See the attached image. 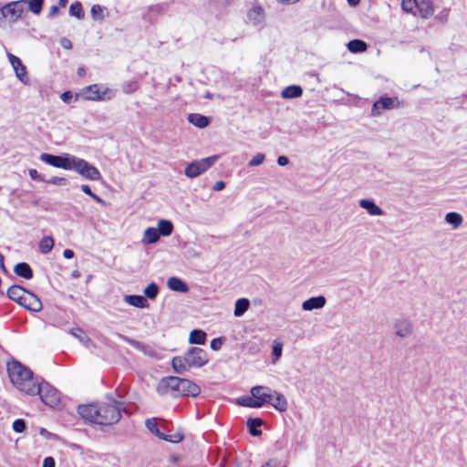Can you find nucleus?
<instances>
[{"label": "nucleus", "instance_id": "1", "mask_svg": "<svg viewBox=\"0 0 467 467\" xmlns=\"http://www.w3.org/2000/svg\"><path fill=\"white\" fill-rule=\"evenodd\" d=\"M112 403H92L79 405L78 412L85 420L98 425H113L119 421L121 411L129 413L123 408V402L111 399Z\"/></svg>", "mask_w": 467, "mask_h": 467}, {"label": "nucleus", "instance_id": "2", "mask_svg": "<svg viewBox=\"0 0 467 467\" xmlns=\"http://www.w3.org/2000/svg\"><path fill=\"white\" fill-rule=\"evenodd\" d=\"M7 370L12 383L18 390L34 396V391H36V385L39 379L34 377L31 369L18 361H13L8 364Z\"/></svg>", "mask_w": 467, "mask_h": 467}, {"label": "nucleus", "instance_id": "3", "mask_svg": "<svg viewBox=\"0 0 467 467\" xmlns=\"http://www.w3.org/2000/svg\"><path fill=\"white\" fill-rule=\"evenodd\" d=\"M34 395H39L42 402L49 407H56L60 402L59 392L46 381H37Z\"/></svg>", "mask_w": 467, "mask_h": 467}, {"label": "nucleus", "instance_id": "4", "mask_svg": "<svg viewBox=\"0 0 467 467\" xmlns=\"http://www.w3.org/2000/svg\"><path fill=\"white\" fill-rule=\"evenodd\" d=\"M85 179L91 181H99L101 179L100 171L92 164L84 159L74 156L71 162V169Z\"/></svg>", "mask_w": 467, "mask_h": 467}, {"label": "nucleus", "instance_id": "5", "mask_svg": "<svg viewBox=\"0 0 467 467\" xmlns=\"http://www.w3.org/2000/svg\"><path fill=\"white\" fill-rule=\"evenodd\" d=\"M218 159V155H213L207 158L193 161L185 167L184 174L188 178H196L210 169Z\"/></svg>", "mask_w": 467, "mask_h": 467}, {"label": "nucleus", "instance_id": "6", "mask_svg": "<svg viewBox=\"0 0 467 467\" xmlns=\"http://www.w3.org/2000/svg\"><path fill=\"white\" fill-rule=\"evenodd\" d=\"M26 0L13 1L7 3L0 8V26L5 18H9L10 23H16L24 13V4Z\"/></svg>", "mask_w": 467, "mask_h": 467}, {"label": "nucleus", "instance_id": "7", "mask_svg": "<svg viewBox=\"0 0 467 467\" xmlns=\"http://www.w3.org/2000/svg\"><path fill=\"white\" fill-rule=\"evenodd\" d=\"M182 378L169 376L162 378L158 386L157 392L161 396L170 395L173 398L180 397V387Z\"/></svg>", "mask_w": 467, "mask_h": 467}, {"label": "nucleus", "instance_id": "8", "mask_svg": "<svg viewBox=\"0 0 467 467\" xmlns=\"http://www.w3.org/2000/svg\"><path fill=\"white\" fill-rule=\"evenodd\" d=\"M184 357L190 368H202L209 361L207 352L198 347L190 348Z\"/></svg>", "mask_w": 467, "mask_h": 467}, {"label": "nucleus", "instance_id": "9", "mask_svg": "<svg viewBox=\"0 0 467 467\" xmlns=\"http://www.w3.org/2000/svg\"><path fill=\"white\" fill-rule=\"evenodd\" d=\"M73 155L66 154L64 156L53 155L50 153H42L39 159L53 167L61 168L64 170L71 169V162L73 159Z\"/></svg>", "mask_w": 467, "mask_h": 467}, {"label": "nucleus", "instance_id": "10", "mask_svg": "<svg viewBox=\"0 0 467 467\" xmlns=\"http://www.w3.org/2000/svg\"><path fill=\"white\" fill-rule=\"evenodd\" d=\"M145 425L150 432L157 436L159 439L170 441L172 443H178L182 441L184 438L183 434L182 433H175L173 435H166L163 432H161L159 429L158 423L156 421V419H148L145 421Z\"/></svg>", "mask_w": 467, "mask_h": 467}, {"label": "nucleus", "instance_id": "11", "mask_svg": "<svg viewBox=\"0 0 467 467\" xmlns=\"http://www.w3.org/2000/svg\"><path fill=\"white\" fill-rule=\"evenodd\" d=\"M400 100L397 97L390 98L388 96H381L378 100L373 103L371 115L378 117L381 114L382 109H393L400 108Z\"/></svg>", "mask_w": 467, "mask_h": 467}, {"label": "nucleus", "instance_id": "12", "mask_svg": "<svg viewBox=\"0 0 467 467\" xmlns=\"http://www.w3.org/2000/svg\"><path fill=\"white\" fill-rule=\"evenodd\" d=\"M108 92V88L101 91L98 84H92L82 89V96L86 100L100 101L110 99V97L106 98Z\"/></svg>", "mask_w": 467, "mask_h": 467}, {"label": "nucleus", "instance_id": "13", "mask_svg": "<svg viewBox=\"0 0 467 467\" xmlns=\"http://www.w3.org/2000/svg\"><path fill=\"white\" fill-rule=\"evenodd\" d=\"M8 60L16 73V78L23 83L26 84L28 82L27 71L26 66L23 64L22 60L16 56L8 53L7 54Z\"/></svg>", "mask_w": 467, "mask_h": 467}, {"label": "nucleus", "instance_id": "14", "mask_svg": "<svg viewBox=\"0 0 467 467\" xmlns=\"http://www.w3.org/2000/svg\"><path fill=\"white\" fill-rule=\"evenodd\" d=\"M19 305L32 312H39L43 307L38 296L29 291L26 292Z\"/></svg>", "mask_w": 467, "mask_h": 467}, {"label": "nucleus", "instance_id": "15", "mask_svg": "<svg viewBox=\"0 0 467 467\" xmlns=\"http://www.w3.org/2000/svg\"><path fill=\"white\" fill-rule=\"evenodd\" d=\"M251 394L255 398L258 408L272 401V393L270 389L263 386H255L251 389Z\"/></svg>", "mask_w": 467, "mask_h": 467}, {"label": "nucleus", "instance_id": "16", "mask_svg": "<svg viewBox=\"0 0 467 467\" xmlns=\"http://www.w3.org/2000/svg\"><path fill=\"white\" fill-rule=\"evenodd\" d=\"M200 392L201 389L196 383L190 379L182 378L180 387V397L190 396L195 398L200 394Z\"/></svg>", "mask_w": 467, "mask_h": 467}, {"label": "nucleus", "instance_id": "17", "mask_svg": "<svg viewBox=\"0 0 467 467\" xmlns=\"http://www.w3.org/2000/svg\"><path fill=\"white\" fill-rule=\"evenodd\" d=\"M396 335L400 337H407L412 334L413 328L410 321L400 319L395 323Z\"/></svg>", "mask_w": 467, "mask_h": 467}, {"label": "nucleus", "instance_id": "18", "mask_svg": "<svg viewBox=\"0 0 467 467\" xmlns=\"http://www.w3.org/2000/svg\"><path fill=\"white\" fill-rule=\"evenodd\" d=\"M326 297L323 296H313L303 302L302 308L306 311L320 309L326 305Z\"/></svg>", "mask_w": 467, "mask_h": 467}, {"label": "nucleus", "instance_id": "19", "mask_svg": "<svg viewBox=\"0 0 467 467\" xmlns=\"http://www.w3.org/2000/svg\"><path fill=\"white\" fill-rule=\"evenodd\" d=\"M359 206L372 216H379L384 213L383 210L378 206L372 199H361L359 201Z\"/></svg>", "mask_w": 467, "mask_h": 467}, {"label": "nucleus", "instance_id": "20", "mask_svg": "<svg viewBox=\"0 0 467 467\" xmlns=\"http://www.w3.org/2000/svg\"><path fill=\"white\" fill-rule=\"evenodd\" d=\"M247 17L254 26H259L264 23L265 11L259 5L254 6L248 11Z\"/></svg>", "mask_w": 467, "mask_h": 467}, {"label": "nucleus", "instance_id": "21", "mask_svg": "<svg viewBox=\"0 0 467 467\" xmlns=\"http://www.w3.org/2000/svg\"><path fill=\"white\" fill-rule=\"evenodd\" d=\"M167 285L174 292L187 293L189 291L188 285L179 277H170L167 281Z\"/></svg>", "mask_w": 467, "mask_h": 467}, {"label": "nucleus", "instance_id": "22", "mask_svg": "<svg viewBox=\"0 0 467 467\" xmlns=\"http://www.w3.org/2000/svg\"><path fill=\"white\" fill-rule=\"evenodd\" d=\"M14 272L16 275L27 280L32 279L34 275L31 266L25 262L17 263L14 267Z\"/></svg>", "mask_w": 467, "mask_h": 467}, {"label": "nucleus", "instance_id": "23", "mask_svg": "<svg viewBox=\"0 0 467 467\" xmlns=\"http://www.w3.org/2000/svg\"><path fill=\"white\" fill-rule=\"evenodd\" d=\"M264 421L260 418H248L246 420V426L250 435L254 437H258L262 434V431L260 427L263 425Z\"/></svg>", "mask_w": 467, "mask_h": 467}, {"label": "nucleus", "instance_id": "24", "mask_svg": "<svg viewBox=\"0 0 467 467\" xmlns=\"http://www.w3.org/2000/svg\"><path fill=\"white\" fill-rule=\"evenodd\" d=\"M188 121L199 129H204L210 124L209 119L199 113H191L187 117Z\"/></svg>", "mask_w": 467, "mask_h": 467}, {"label": "nucleus", "instance_id": "25", "mask_svg": "<svg viewBox=\"0 0 467 467\" xmlns=\"http://www.w3.org/2000/svg\"><path fill=\"white\" fill-rule=\"evenodd\" d=\"M171 366L173 370L178 374H183L191 368L186 362L184 356H176L172 358Z\"/></svg>", "mask_w": 467, "mask_h": 467}, {"label": "nucleus", "instance_id": "26", "mask_svg": "<svg viewBox=\"0 0 467 467\" xmlns=\"http://www.w3.org/2000/svg\"><path fill=\"white\" fill-rule=\"evenodd\" d=\"M124 300L129 305L138 307V308H145L148 307V301L143 296L140 295H128L124 296Z\"/></svg>", "mask_w": 467, "mask_h": 467}, {"label": "nucleus", "instance_id": "27", "mask_svg": "<svg viewBox=\"0 0 467 467\" xmlns=\"http://www.w3.org/2000/svg\"><path fill=\"white\" fill-rule=\"evenodd\" d=\"M420 16L427 19L431 17L434 13V8L431 0H421L420 3H418L417 6Z\"/></svg>", "mask_w": 467, "mask_h": 467}, {"label": "nucleus", "instance_id": "28", "mask_svg": "<svg viewBox=\"0 0 467 467\" xmlns=\"http://www.w3.org/2000/svg\"><path fill=\"white\" fill-rule=\"evenodd\" d=\"M271 405L279 411H285L287 409V401L285 396L277 391H274L272 394Z\"/></svg>", "mask_w": 467, "mask_h": 467}, {"label": "nucleus", "instance_id": "29", "mask_svg": "<svg viewBox=\"0 0 467 467\" xmlns=\"http://www.w3.org/2000/svg\"><path fill=\"white\" fill-rule=\"evenodd\" d=\"M26 291L24 287L15 285L8 288L6 294L8 298L19 304Z\"/></svg>", "mask_w": 467, "mask_h": 467}, {"label": "nucleus", "instance_id": "30", "mask_svg": "<svg viewBox=\"0 0 467 467\" xmlns=\"http://www.w3.org/2000/svg\"><path fill=\"white\" fill-rule=\"evenodd\" d=\"M302 94L303 89L300 86L297 85L288 86L285 88L281 92V96L284 99H296L301 97Z\"/></svg>", "mask_w": 467, "mask_h": 467}, {"label": "nucleus", "instance_id": "31", "mask_svg": "<svg viewBox=\"0 0 467 467\" xmlns=\"http://www.w3.org/2000/svg\"><path fill=\"white\" fill-rule=\"evenodd\" d=\"M157 231L160 236H170L173 232V224L170 220L161 219L158 222Z\"/></svg>", "mask_w": 467, "mask_h": 467}, {"label": "nucleus", "instance_id": "32", "mask_svg": "<svg viewBox=\"0 0 467 467\" xmlns=\"http://www.w3.org/2000/svg\"><path fill=\"white\" fill-rule=\"evenodd\" d=\"M160 234L157 231V228L149 227L144 231V235L142 242L146 244H152L159 241Z\"/></svg>", "mask_w": 467, "mask_h": 467}, {"label": "nucleus", "instance_id": "33", "mask_svg": "<svg viewBox=\"0 0 467 467\" xmlns=\"http://www.w3.org/2000/svg\"><path fill=\"white\" fill-rule=\"evenodd\" d=\"M206 333L201 329H193L190 333L189 342L195 345H203L206 341Z\"/></svg>", "mask_w": 467, "mask_h": 467}, {"label": "nucleus", "instance_id": "34", "mask_svg": "<svg viewBox=\"0 0 467 467\" xmlns=\"http://www.w3.org/2000/svg\"><path fill=\"white\" fill-rule=\"evenodd\" d=\"M250 301L247 298H239L235 301L234 314L242 317L249 308Z\"/></svg>", "mask_w": 467, "mask_h": 467}, {"label": "nucleus", "instance_id": "35", "mask_svg": "<svg viewBox=\"0 0 467 467\" xmlns=\"http://www.w3.org/2000/svg\"><path fill=\"white\" fill-rule=\"evenodd\" d=\"M347 47L352 53H360L367 50L368 45L363 40L353 39L347 44Z\"/></svg>", "mask_w": 467, "mask_h": 467}, {"label": "nucleus", "instance_id": "36", "mask_svg": "<svg viewBox=\"0 0 467 467\" xmlns=\"http://www.w3.org/2000/svg\"><path fill=\"white\" fill-rule=\"evenodd\" d=\"M445 222L456 229L462 224V216L456 212H450L445 215Z\"/></svg>", "mask_w": 467, "mask_h": 467}, {"label": "nucleus", "instance_id": "37", "mask_svg": "<svg viewBox=\"0 0 467 467\" xmlns=\"http://www.w3.org/2000/svg\"><path fill=\"white\" fill-rule=\"evenodd\" d=\"M69 333L78 338L79 342L83 343L86 346L91 343V339L87 336V334L79 327L71 328Z\"/></svg>", "mask_w": 467, "mask_h": 467}, {"label": "nucleus", "instance_id": "38", "mask_svg": "<svg viewBox=\"0 0 467 467\" xmlns=\"http://www.w3.org/2000/svg\"><path fill=\"white\" fill-rule=\"evenodd\" d=\"M119 337L123 340L125 341L126 343H128L129 345H130L131 347H133L134 348L140 350V351H142L144 352L145 354H148V355H151L150 352L146 351V346L140 342V341H137L135 339H132V338H130L128 337L127 336H123V335H119Z\"/></svg>", "mask_w": 467, "mask_h": 467}, {"label": "nucleus", "instance_id": "39", "mask_svg": "<svg viewBox=\"0 0 467 467\" xmlns=\"http://www.w3.org/2000/svg\"><path fill=\"white\" fill-rule=\"evenodd\" d=\"M54 246V240L51 236H45L39 242V250L42 254L49 253Z\"/></svg>", "mask_w": 467, "mask_h": 467}, {"label": "nucleus", "instance_id": "40", "mask_svg": "<svg viewBox=\"0 0 467 467\" xmlns=\"http://www.w3.org/2000/svg\"><path fill=\"white\" fill-rule=\"evenodd\" d=\"M256 403L257 401L252 394L251 396H242L237 399V404L243 407L258 408Z\"/></svg>", "mask_w": 467, "mask_h": 467}, {"label": "nucleus", "instance_id": "41", "mask_svg": "<svg viewBox=\"0 0 467 467\" xmlns=\"http://www.w3.org/2000/svg\"><path fill=\"white\" fill-rule=\"evenodd\" d=\"M159 291H160V289H159L158 285L154 282H151L144 289L145 298L147 297L150 300L155 299L159 294Z\"/></svg>", "mask_w": 467, "mask_h": 467}, {"label": "nucleus", "instance_id": "42", "mask_svg": "<svg viewBox=\"0 0 467 467\" xmlns=\"http://www.w3.org/2000/svg\"><path fill=\"white\" fill-rule=\"evenodd\" d=\"M69 14L72 16L77 17L78 19L84 18V11L82 7V4L78 1L71 4L69 7Z\"/></svg>", "mask_w": 467, "mask_h": 467}, {"label": "nucleus", "instance_id": "43", "mask_svg": "<svg viewBox=\"0 0 467 467\" xmlns=\"http://www.w3.org/2000/svg\"><path fill=\"white\" fill-rule=\"evenodd\" d=\"M283 343L278 340L273 341L272 346V358L273 363H275L282 356Z\"/></svg>", "mask_w": 467, "mask_h": 467}, {"label": "nucleus", "instance_id": "44", "mask_svg": "<svg viewBox=\"0 0 467 467\" xmlns=\"http://www.w3.org/2000/svg\"><path fill=\"white\" fill-rule=\"evenodd\" d=\"M28 3L29 10L35 14L39 15L43 8L44 0H26Z\"/></svg>", "mask_w": 467, "mask_h": 467}, {"label": "nucleus", "instance_id": "45", "mask_svg": "<svg viewBox=\"0 0 467 467\" xmlns=\"http://www.w3.org/2000/svg\"><path fill=\"white\" fill-rule=\"evenodd\" d=\"M417 6H418L417 0H402V2H401V9L404 12L409 13V14L415 15L414 9L417 8Z\"/></svg>", "mask_w": 467, "mask_h": 467}, {"label": "nucleus", "instance_id": "46", "mask_svg": "<svg viewBox=\"0 0 467 467\" xmlns=\"http://www.w3.org/2000/svg\"><path fill=\"white\" fill-rule=\"evenodd\" d=\"M138 88V83L134 80L126 81L122 85V91L126 94H131Z\"/></svg>", "mask_w": 467, "mask_h": 467}, {"label": "nucleus", "instance_id": "47", "mask_svg": "<svg viewBox=\"0 0 467 467\" xmlns=\"http://www.w3.org/2000/svg\"><path fill=\"white\" fill-rule=\"evenodd\" d=\"M92 18L95 20L103 19V8L99 5H94L90 10Z\"/></svg>", "mask_w": 467, "mask_h": 467}, {"label": "nucleus", "instance_id": "48", "mask_svg": "<svg viewBox=\"0 0 467 467\" xmlns=\"http://www.w3.org/2000/svg\"><path fill=\"white\" fill-rule=\"evenodd\" d=\"M13 430L17 433H22L26 428V421L23 419H17L13 422Z\"/></svg>", "mask_w": 467, "mask_h": 467}, {"label": "nucleus", "instance_id": "49", "mask_svg": "<svg viewBox=\"0 0 467 467\" xmlns=\"http://www.w3.org/2000/svg\"><path fill=\"white\" fill-rule=\"evenodd\" d=\"M45 182H47L48 184H53V185L65 186L67 182V180L63 177L54 176L48 180H45Z\"/></svg>", "mask_w": 467, "mask_h": 467}, {"label": "nucleus", "instance_id": "50", "mask_svg": "<svg viewBox=\"0 0 467 467\" xmlns=\"http://www.w3.org/2000/svg\"><path fill=\"white\" fill-rule=\"evenodd\" d=\"M265 154L264 153H257L254 155L249 161V166H258L262 164L265 161Z\"/></svg>", "mask_w": 467, "mask_h": 467}, {"label": "nucleus", "instance_id": "51", "mask_svg": "<svg viewBox=\"0 0 467 467\" xmlns=\"http://www.w3.org/2000/svg\"><path fill=\"white\" fill-rule=\"evenodd\" d=\"M223 343V337H216L211 341L210 347L213 350L217 351L222 348Z\"/></svg>", "mask_w": 467, "mask_h": 467}, {"label": "nucleus", "instance_id": "52", "mask_svg": "<svg viewBox=\"0 0 467 467\" xmlns=\"http://www.w3.org/2000/svg\"><path fill=\"white\" fill-rule=\"evenodd\" d=\"M28 174L33 181L45 182L44 177L41 176L36 169H30Z\"/></svg>", "mask_w": 467, "mask_h": 467}, {"label": "nucleus", "instance_id": "53", "mask_svg": "<svg viewBox=\"0 0 467 467\" xmlns=\"http://www.w3.org/2000/svg\"><path fill=\"white\" fill-rule=\"evenodd\" d=\"M73 98V95L71 93V91L67 90V91H65L63 92L61 95H60V99L63 102L65 103H69L70 100L72 99Z\"/></svg>", "mask_w": 467, "mask_h": 467}, {"label": "nucleus", "instance_id": "54", "mask_svg": "<svg viewBox=\"0 0 467 467\" xmlns=\"http://www.w3.org/2000/svg\"><path fill=\"white\" fill-rule=\"evenodd\" d=\"M56 462L53 457H46L43 461V467H55Z\"/></svg>", "mask_w": 467, "mask_h": 467}, {"label": "nucleus", "instance_id": "55", "mask_svg": "<svg viewBox=\"0 0 467 467\" xmlns=\"http://www.w3.org/2000/svg\"><path fill=\"white\" fill-rule=\"evenodd\" d=\"M224 187H225V182L223 181H218L213 184V190L215 192H220V191L223 190Z\"/></svg>", "mask_w": 467, "mask_h": 467}, {"label": "nucleus", "instance_id": "56", "mask_svg": "<svg viewBox=\"0 0 467 467\" xmlns=\"http://www.w3.org/2000/svg\"><path fill=\"white\" fill-rule=\"evenodd\" d=\"M289 162V160L286 156H279L277 158V164L279 166H285L286 164H288Z\"/></svg>", "mask_w": 467, "mask_h": 467}, {"label": "nucleus", "instance_id": "57", "mask_svg": "<svg viewBox=\"0 0 467 467\" xmlns=\"http://www.w3.org/2000/svg\"><path fill=\"white\" fill-rule=\"evenodd\" d=\"M61 46L66 49H69L72 47V43L69 39L64 37L61 39Z\"/></svg>", "mask_w": 467, "mask_h": 467}, {"label": "nucleus", "instance_id": "58", "mask_svg": "<svg viewBox=\"0 0 467 467\" xmlns=\"http://www.w3.org/2000/svg\"><path fill=\"white\" fill-rule=\"evenodd\" d=\"M63 255H64V257H65V258H67V259H71V258H73V257H74L75 253H74V251H73V250H71V249H66V250H64V252H63Z\"/></svg>", "mask_w": 467, "mask_h": 467}, {"label": "nucleus", "instance_id": "59", "mask_svg": "<svg viewBox=\"0 0 467 467\" xmlns=\"http://www.w3.org/2000/svg\"><path fill=\"white\" fill-rule=\"evenodd\" d=\"M81 190H82L83 192H85L87 195H88L90 197L94 193L88 184L81 185Z\"/></svg>", "mask_w": 467, "mask_h": 467}, {"label": "nucleus", "instance_id": "60", "mask_svg": "<svg viewBox=\"0 0 467 467\" xmlns=\"http://www.w3.org/2000/svg\"><path fill=\"white\" fill-rule=\"evenodd\" d=\"M91 198H92L95 202H97L98 203H99V204H101V205H103V206H105V205H106V202H105L102 198H100L99 195H97L96 193H93V194L91 195Z\"/></svg>", "mask_w": 467, "mask_h": 467}, {"label": "nucleus", "instance_id": "61", "mask_svg": "<svg viewBox=\"0 0 467 467\" xmlns=\"http://www.w3.org/2000/svg\"><path fill=\"white\" fill-rule=\"evenodd\" d=\"M59 12V8L58 6L57 5H52L49 9V16H56L57 14H58Z\"/></svg>", "mask_w": 467, "mask_h": 467}, {"label": "nucleus", "instance_id": "62", "mask_svg": "<svg viewBox=\"0 0 467 467\" xmlns=\"http://www.w3.org/2000/svg\"><path fill=\"white\" fill-rule=\"evenodd\" d=\"M39 433L46 438H49L51 436V433L45 428H40Z\"/></svg>", "mask_w": 467, "mask_h": 467}, {"label": "nucleus", "instance_id": "63", "mask_svg": "<svg viewBox=\"0 0 467 467\" xmlns=\"http://www.w3.org/2000/svg\"><path fill=\"white\" fill-rule=\"evenodd\" d=\"M150 10L161 13L162 11V7L161 5H153L150 7Z\"/></svg>", "mask_w": 467, "mask_h": 467}, {"label": "nucleus", "instance_id": "64", "mask_svg": "<svg viewBox=\"0 0 467 467\" xmlns=\"http://www.w3.org/2000/svg\"><path fill=\"white\" fill-rule=\"evenodd\" d=\"M262 467H276V463L275 462H269Z\"/></svg>", "mask_w": 467, "mask_h": 467}]
</instances>
